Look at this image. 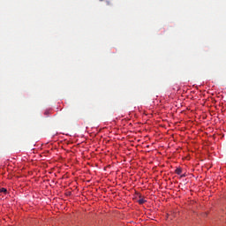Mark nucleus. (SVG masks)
<instances>
[{
	"mask_svg": "<svg viewBox=\"0 0 226 226\" xmlns=\"http://www.w3.org/2000/svg\"><path fill=\"white\" fill-rule=\"evenodd\" d=\"M139 204H146V200L140 198L139 200H138Z\"/></svg>",
	"mask_w": 226,
	"mask_h": 226,
	"instance_id": "3",
	"label": "nucleus"
},
{
	"mask_svg": "<svg viewBox=\"0 0 226 226\" xmlns=\"http://www.w3.org/2000/svg\"><path fill=\"white\" fill-rule=\"evenodd\" d=\"M182 177H185V175H182Z\"/></svg>",
	"mask_w": 226,
	"mask_h": 226,
	"instance_id": "5",
	"label": "nucleus"
},
{
	"mask_svg": "<svg viewBox=\"0 0 226 226\" xmlns=\"http://www.w3.org/2000/svg\"><path fill=\"white\" fill-rule=\"evenodd\" d=\"M49 114H50V111H49V110H46V111L44 112V115H45V116H49Z\"/></svg>",
	"mask_w": 226,
	"mask_h": 226,
	"instance_id": "4",
	"label": "nucleus"
},
{
	"mask_svg": "<svg viewBox=\"0 0 226 226\" xmlns=\"http://www.w3.org/2000/svg\"><path fill=\"white\" fill-rule=\"evenodd\" d=\"M0 193L7 194L8 193V190H6V188H0Z\"/></svg>",
	"mask_w": 226,
	"mask_h": 226,
	"instance_id": "1",
	"label": "nucleus"
},
{
	"mask_svg": "<svg viewBox=\"0 0 226 226\" xmlns=\"http://www.w3.org/2000/svg\"><path fill=\"white\" fill-rule=\"evenodd\" d=\"M99 1H101V2H102V1H103V0H99Z\"/></svg>",
	"mask_w": 226,
	"mask_h": 226,
	"instance_id": "7",
	"label": "nucleus"
},
{
	"mask_svg": "<svg viewBox=\"0 0 226 226\" xmlns=\"http://www.w3.org/2000/svg\"><path fill=\"white\" fill-rule=\"evenodd\" d=\"M182 177H185V175H182Z\"/></svg>",
	"mask_w": 226,
	"mask_h": 226,
	"instance_id": "6",
	"label": "nucleus"
},
{
	"mask_svg": "<svg viewBox=\"0 0 226 226\" xmlns=\"http://www.w3.org/2000/svg\"><path fill=\"white\" fill-rule=\"evenodd\" d=\"M176 174H177L178 176L181 175V173L183 172V170H181L180 168L177 169L175 170Z\"/></svg>",
	"mask_w": 226,
	"mask_h": 226,
	"instance_id": "2",
	"label": "nucleus"
}]
</instances>
